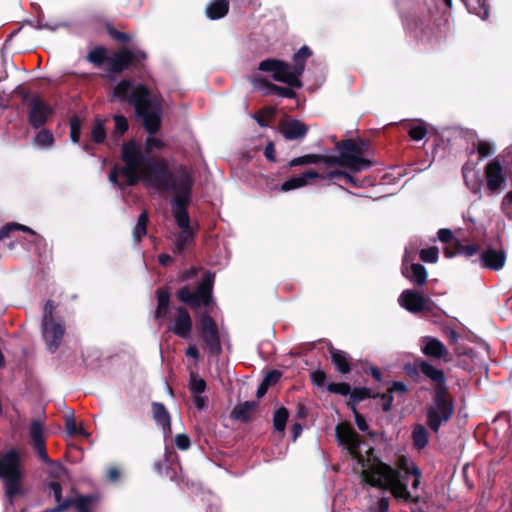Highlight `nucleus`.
Masks as SVG:
<instances>
[{
    "instance_id": "1",
    "label": "nucleus",
    "mask_w": 512,
    "mask_h": 512,
    "mask_svg": "<svg viewBox=\"0 0 512 512\" xmlns=\"http://www.w3.org/2000/svg\"><path fill=\"white\" fill-rule=\"evenodd\" d=\"M335 433L339 444L347 451L353 472L361 477L363 484L388 490L395 498L406 502L420 501L419 496L408 491L402 473L375 457L374 449L359 438L350 424H338Z\"/></svg>"
},
{
    "instance_id": "2",
    "label": "nucleus",
    "mask_w": 512,
    "mask_h": 512,
    "mask_svg": "<svg viewBox=\"0 0 512 512\" xmlns=\"http://www.w3.org/2000/svg\"><path fill=\"white\" fill-rule=\"evenodd\" d=\"M164 146V142L156 137L147 138L144 148L133 141L123 144L124 166L121 173L128 185H135L142 180L147 187L170 191L183 173L194 180L191 171L183 165L170 166L164 158L153 160V151L161 150Z\"/></svg>"
},
{
    "instance_id": "3",
    "label": "nucleus",
    "mask_w": 512,
    "mask_h": 512,
    "mask_svg": "<svg viewBox=\"0 0 512 512\" xmlns=\"http://www.w3.org/2000/svg\"><path fill=\"white\" fill-rule=\"evenodd\" d=\"M113 97L134 106L136 114L142 119L149 134L158 131L161 123V107L157 102L152 101L150 92L144 85L124 79L114 87Z\"/></svg>"
},
{
    "instance_id": "4",
    "label": "nucleus",
    "mask_w": 512,
    "mask_h": 512,
    "mask_svg": "<svg viewBox=\"0 0 512 512\" xmlns=\"http://www.w3.org/2000/svg\"><path fill=\"white\" fill-rule=\"evenodd\" d=\"M194 180H190L187 174L180 175L178 182L170 190L174 194L172 199V214L177 226L181 229L175 234L173 252L182 254L194 242L197 225H193L187 212L191 201V191Z\"/></svg>"
},
{
    "instance_id": "5",
    "label": "nucleus",
    "mask_w": 512,
    "mask_h": 512,
    "mask_svg": "<svg viewBox=\"0 0 512 512\" xmlns=\"http://www.w3.org/2000/svg\"><path fill=\"white\" fill-rule=\"evenodd\" d=\"M311 54L312 52L307 46H302L293 56L294 66L281 60L266 59L260 62L259 70L270 72L275 81L300 88L302 87L300 77L304 72L305 62Z\"/></svg>"
},
{
    "instance_id": "6",
    "label": "nucleus",
    "mask_w": 512,
    "mask_h": 512,
    "mask_svg": "<svg viewBox=\"0 0 512 512\" xmlns=\"http://www.w3.org/2000/svg\"><path fill=\"white\" fill-rule=\"evenodd\" d=\"M56 305L53 301H47L44 306L41 334L47 349L54 353L60 346L65 328L61 319H56L53 312Z\"/></svg>"
},
{
    "instance_id": "7",
    "label": "nucleus",
    "mask_w": 512,
    "mask_h": 512,
    "mask_svg": "<svg viewBox=\"0 0 512 512\" xmlns=\"http://www.w3.org/2000/svg\"><path fill=\"white\" fill-rule=\"evenodd\" d=\"M454 411L452 399L450 398L446 386L437 387L434 393L432 405L427 412V422L429 427L438 432L441 425L447 422Z\"/></svg>"
},
{
    "instance_id": "8",
    "label": "nucleus",
    "mask_w": 512,
    "mask_h": 512,
    "mask_svg": "<svg viewBox=\"0 0 512 512\" xmlns=\"http://www.w3.org/2000/svg\"><path fill=\"white\" fill-rule=\"evenodd\" d=\"M20 457L15 450H10L0 457V478L4 480L7 496L12 499L19 493Z\"/></svg>"
},
{
    "instance_id": "9",
    "label": "nucleus",
    "mask_w": 512,
    "mask_h": 512,
    "mask_svg": "<svg viewBox=\"0 0 512 512\" xmlns=\"http://www.w3.org/2000/svg\"><path fill=\"white\" fill-rule=\"evenodd\" d=\"M336 149L340 154L348 157L346 168L353 172H359L370 167L371 162L362 157L367 150V143L362 139H347L336 142Z\"/></svg>"
},
{
    "instance_id": "10",
    "label": "nucleus",
    "mask_w": 512,
    "mask_h": 512,
    "mask_svg": "<svg viewBox=\"0 0 512 512\" xmlns=\"http://www.w3.org/2000/svg\"><path fill=\"white\" fill-rule=\"evenodd\" d=\"M214 275L206 272L198 284L196 292H192L188 287H183L178 291V299L192 307L209 305L211 301Z\"/></svg>"
},
{
    "instance_id": "11",
    "label": "nucleus",
    "mask_w": 512,
    "mask_h": 512,
    "mask_svg": "<svg viewBox=\"0 0 512 512\" xmlns=\"http://www.w3.org/2000/svg\"><path fill=\"white\" fill-rule=\"evenodd\" d=\"M199 335L211 355L217 356L221 353L222 347L217 325L207 314H203L200 318Z\"/></svg>"
},
{
    "instance_id": "12",
    "label": "nucleus",
    "mask_w": 512,
    "mask_h": 512,
    "mask_svg": "<svg viewBox=\"0 0 512 512\" xmlns=\"http://www.w3.org/2000/svg\"><path fill=\"white\" fill-rule=\"evenodd\" d=\"M486 188L489 194H499L505 187L506 177L498 159L491 160L484 168Z\"/></svg>"
},
{
    "instance_id": "13",
    "label": "nucleus",
    "mask_w": 512,
    "mask_h": 512,
    "mask_svg": "<svg viewBox=\"0 0 512 512\" xmlns=\"http://www.w3.org/2000/svg\"><path fill=\"white\" fill-rule=\"evenodd\" d=\"M398 303L402 308L414 314L429 310L431 307L430 298L412 289L404 290L399 295Z\"/></svg>"
},
{
    "instance_id": "14",
    "label": "nucleus",
    "mask_w": 512,
    "mask_h": 512,
    "mask_svg": "<svg viewBox=\"0 0 512 512\" xmlns=\"http://www.w3.org/2000/svg\"><path fill=\"white\" fill-rule=\"evenodd\" d=\"M28 106L29 122L34 128L43 126L53 113V109L38 97L32 98Z\"/></svg>"
},
{
    "instance_id": "15",
    "label": "nucleus",
    "mask_w": 512,
    "mask_h": 512,
    "mask_svg": "<svg viewBox=\"0 0 512 512\" xmlns=\"http://www.w3.org/2000/svg\"><path fill=\"white\" fill-rule=\"evenodd\" d=\"M192 319L188 311L182 307L177 308L176 316L169 324L168 329L180 338L188 339L192 331Z\"/></svg>"
},
{
    "instance_id": "16",
    "label": "nucleus",
    "mask_w": 512,
    "mask_h": 512,
    "mask_svg": "<svg viewBox=\"0 0 512 512\" xmlns=\"http://www.w3.org/2000/svg\"><path fill=\"white\" fill-rule=\"evenodd\" d=\"M48 465L50 466L48 472L49 476L51 479L55 480L49 483V488L52 490L56 502H60L62 494V483L68 480V472L66 468L58 462L52 461Z\"/></svg>"
},
{
    "instance_id": "17",
    "label": "nucleus",
    "mask_w": 512,
    "mask_h": 512,
    "mask_svg": "<svg viewBox=\"0 0 512 512\" xmlns=\"http://www.w3.org/2000/svg\"><path fill=\"white\" fill-rule=\"evenodd\" d=\"M146 57L145 53L139 51L137 53H133L128 49H123L117 53H115L109 59V66L112 72H121L126 69L133 61L141 60Z\"/></svg>"
},
{
    "instance_id": "18",
    "label": "nucleus",
    "mask_w": 512,
    "mask_h": 512,
    "mask_svg": "<svg viewBox=\"0 0 512 512\" xmlns=\"http://www.w3.org/2000/svg\"><path fill=\"white\" fill-rule=\"evenodd\" d=\"M409 255L406 251L404 259H403V267H402V273L403 275L409 279L413 284L422 286L427 281V271L426 268L418 263H410L409 265Z\"/></svg>"
},
{
    "instance_id": "19",
    "label": "nucleus",
    "mask_w": 512,
    "mask_h": 512,
    "mask_svg": "<svg viewBox=\"0 0 512 512\" xmlns=\"http://www.w3.org/2000/svg\"><path fill=\"white\" fill-rule=\"evenodd\" d=\"M323 176L314 170H308L301 175L292 177L286 180L281 185V191L288 192L290 190L298 189L309 185L313 180L322 178Z\"/></svg>"
},
{
    "instance_id": "20",
    "label": "nucleus",
    "mask_w": 512,
    "mask_h": 512,
    "mask_svg": "<svg viewBox=\"0 0 512 512\" xmlns=\"http://www.w3.org/2000/svg\"><path fill=\"white\" fill-rule=\"evenodd\" d=\"M505 261L506 255L500 250L488 249L482 252L480 256V262L483 267L496 271L504 267Z\"/></svg>"
},
{
    "instance_id": "21",
    "label": "nucleus",
    "mask_w": 512,
    "mask_h": 512,
    "mask_svg": "<svg viewBox=\"0 0 512 512\" xmlns=\"http://www.w3.org/2000/svg\"><path fill=\"white\" fill-rule=\"evenodd\" d=\"M421 351L429 357L441 358L447 353L443 343L437 338L425 336L420 340Z\"/></svg>"
},
{
    "instance_id": "22",
    "label": "nucleus",
    "mask_w": 512,
    "mask_h": 512,
    "mask_svg": "<svg viewBox=\"0 0 512 512\" xmlns=\"http://www.w3.org/2000/svg\"><path fill=\"white\" fill-rule=\"evenodd\" d=\"M153 418L158 427H160L165 436L171 434L170 414L162 403H152Z\"/></svg>"
},
{
    "instance_id": "23",
    "label": "nucleus",
    "mask_w": 512,
    "mask_h": 512,
    "mask_svg": "<svg viewBox=\"0 0 512 512\" xmlns=\"http://www.w3.org/2000/svg\"><path fill=\"white\" fill-rule=\"evenodd\" d=\"M92 501V496H81L77 497L76 499H66L63 502H57L58 505L55 508L46 510L45 512H60L69 508L70 506H74L78 512H90V505Z\"/></svg>"
},
{
    "instance_id": "24",
    "label": "nucleus",
    "mask_w": 512,
    "mask_h": 512,
    "mask_svg": "<svg viewBox=\"0 0 512 512\" xmlns=\"http://www.w3.org/2000/svg\"><path fill=\"white\" fill-rule=\"evenodd\" d=\"M307 131V126L299 120H290L281 125V133L287 140L301 139Z\"/></svg>"
},
{
    "instance_id": "25",
    "label": "nucleus",
    "mask_w": 512,
    "mask_h": 512,
    "mask_svg": "<svg viewBox=\"0 0 512 512\" xmlns=\"http://www.w3.org/2000/svg\"><path fill=\"white\" fill-rule=\"evenodd\" d=\"M229 10L228 0H211L206 7V15L209 19L217 20L223 18Z\"/></svg>"
},
{
    "instance_id": "26",
    "label": "nucleus",
    "mask_w": 512,
    "mask_h": 512,
    "mask_svg": "<svg viewBox=\"0 0 512 512\" xmlns=\"http://www.w3.org/2000/svg\"><path fill=\"white\" fill-rule=\"evenodd\" d=\"M330 354L332 362L340 373L347 374L350 372L351 367L349 362V355L347 353L332 348L330 349Z\"/></svg>"
},
{
    "instance_id": "27",
    "label": "nucleus",
    "mask_w": 512,
    "mask_h": 512,
    "mask_svg": "<svg viewBox=\"0 0 512 512\" xmlns=\"http://www.w3.org/2000/svg\"><path fill=\"white\" fill-rule=\"evenodd\" d=\"M467 9L482 19L488 17V10L485 0H462ZM447 6H451L452 0H444Z\"/></svg>"
},
{
    "instance_id": "28",
    "label": "nucleus",
    "mask_w": 512,
    "mask_h": 512,
    "mask_svg": "<svg viewBox=\"0 0 512 512\" xmlns=\"http://www.w3.org/2000/svg\"><path fill=\"white\" fill-rule=\"evenodd\" d=\"M420 370L426 377L438 383V387L445 386V376L442 370L437 369L426 361L420 363Z\"/></svg>"
},
{
    "instance_id": "29",
    "label": "nucleus",
    "mask_w": 512,
    "mask_h": 512,
    "mask_svg": "<svg viewBox=\"0 0 512 512\" xmlns=\"http://www.w3.org/2000/svg\"><path fill=\"white\" fill-rule=\"evenodd\" d=\"M399 467L405 474H411L412 476H414L412 489H418L422 476L420 469L415 464L410 463L406 457H401L399 459Z\"/></svg>"
},
{
    "instance_id": "30",
    "label": "nucleus",
    "mask_w": 512,
    "mask_h": 512,
    "mask_svg": "<svg viewBox=\"0 0 512 512\" xmlns=\"http://www.w3.org/2000/svg\"><path fill=\"white\" fill-rule=\"evenodd\" d=\"M412 440L416 449H424L429 442L428 430L421 424L415 425L412 431Z\"/></svg>"
},
{
    "instance_id": "31",
    "label": "nucleus",
    "mask_w": 512,
    "mask_h": 512,
    "mask_svg": "<svg viewBox=\"0 0 512 512\" xmlns=\"http://www.w3.org/2000/svg\"><path fill=\"white\" fill-rule=\"evenodd\" d=\"M53 143L54 136L47 129L40 130L34 138V144L38 146L40 149L50 148L52 147Z\"/></svg>"
},
{
    "instance_id": "32",
    "label": "nucleus",
    "mask_w": 512,
    "mask_h": 512,
    "mask_svg": "<svg viewBox=\"0 0 512 512\" xmlns=\"http://www.w3.org/2000/svg\"><path fill=\"white\" fill-rule=\"evenodd\" d=\"M322 161V155L306 154L300 157L293 158L289 161L290 167L305 166L310 164H319Z\"/></svg>"
},
{
    "instance_id": "33",
    "label": "nucleus",
    "mask_w": 512,
    "mask_h": 512,
    "mask_svg": "<svg viewBox=\"0 0 512 512\" xmlns=\"http://www.w3.org/2000/svg\"><path fill=\"white\" fill-rule=\"evenodd\" d=\"M156 294H157L158 305H157L155 317L161 318L166 314L167 309H168L169 293L164 289H158Z\"/></svg>"
},
{
    "instance_id": "34",
    "label": "nucleus",
    "mask_w": 512,
    "mask_h": 512,
    "mask_svg": "<svg viewBox=\"0 0 512 512\" xmlns=\"http://www.w3.org/2000/svg\"><path fill=\"white\" fill-rule=\"evenodd\" d=\"M254 408H255L254 402L247 401V402L241 403L234 409L233 416L235 419L247 421Z\"/></svg>"
},
{
    "instance_id": "35",
    "label": "nucleus",
    "mask_w": 512,
    "mask_h": 512,
    "mask_svg": "<svg viewBox=\"0 0 512 512\" xmlns=\"http://www.w3.org/2000/svg\"><path fill=\"white\" fill-rule=\"evenodd\" d=\"M289 413L284 407L277 409L273 416V426L276 431L283 432L286 427Z\"/></svg>"
},
{
    "instance_id": "36",
    "label": "nucleus",
    "mask_w": 512,
    "mask_h": 512,
    "mask_svg": "<svg viewBox=\"0 0 512 512\" xmlns=\"http://www.w3.org/2000/svg\"><path fill=\"white\" fill-rule=\"evenodd\" d=\"M13 230H21L23 232L29 233V234H31L33 236H36L37 238H40L28 226L17 224V223H9V224L5 225L4 227H2L0 229V240H3L5 238L9 237L10 232L13 231Z\"/></svg>"
},
{
    "instance_id": "37",
    "label": "nucleus",
    "mask_w": 512,
    "mask_h": 512,
    "mask_svg": "<svg viewBox=\"0 0 512 512\" xmlns=\"http://www.w3.org/2000/svg\"><path fill=\"white\" fill-rule=\"evenodd\" d=\"M148 222V214L144 211L138 216L137 223L133 229V238L139 241L146 234V225Z\"/></svg>"
},
{
    "instance_id": "38",
    "label": "nucleus",
    "mask_w": 512,
    "mask_h": 512,
    "mask_svg": "<svg viewBox=\"0 0 512 512\" xmlns=\"http://www.w3.org/2000/svg\"><path fill=\"white\" fill-rule=\"evenodd\" d=\"M189 389L194 395L202 394L206 389V382L197 373H191Z\"/></svg>"
},
{
    "instance_id": "39",
    "label": "nucleus",
    "mask_w": 512,
    "mask_h": 512,
    "mask_svg": "<svg viewBox=\"0 0 512 512\" xmlns=\"http://www.w3.org/2000/svg\"><path fill=\"white\" fill-rule=\"evenodd\" d=\"M92 139L95 143H102L106 138V131L104 128L103 121L101 119H96L92 131H91Z\"/></svg>"
},
{
    "instance_id": "40",
    "label": "nucleus",
    "mask_w": 512,
    "mask_h": 512,
    "mask_svg": "<svg viewBox=\"0 0 512 512\" xmlns=\"http://www.w3.org/2000/svg\"><path fill=\"white\" fill-rule=\"evenodd\" d=\"M43 426L39 421H35L30 426V437L32 439L33 445L44 443L43 437Z\"/></svg>"
},
{
    "instance_id": "41",
    "label": "nucleus",
    "mask_w": 512,
    "mask_h": 512,
    "mask_svg": "<svg viewBox=\"0 0 512 512\" xmlns=\"http://www.w3.org/2000/svg\"><path fill=\"white\" fill-rule=\"evenodd\" d=\"M419 256L426 263H436L439 257V249L435 246L420 250Z\"/></svg>"
},
{
    "instance_id": "42",
    "label": "nucleus",
    "mask_w": 512,
    "mask_h": 512,
    "mask_svg": "<svg viewBox=\"0 0 512 512\" xmlns=\"http://www.w3.org/2000/svg\"><path fill=\"white\" fill-rule=\"evenodd\" d=\"M476 150L480 156V159L491 156L495 153V145L488 141H479L476 145Z\"/></svg>"
},
{
    "instance_id": "43",
    "label": "nucleus",
    "mask_w": 512,
    "mask_h": 512,
    "mask_svg": "<svg viewBox=\"0 0 512 512\" xmlns=\"http://www.w3.org/2000/svg\"><path fill=\"white\" fill-rule=\"evenodd\" d=\"M81 132V121L78 117H73L70 120V138L74 143H78Z\"/></svg>"
},
{
    "instance_id": "44",
    "label": "nucleus",
    "mask_w": 512,
    "mask_h": 512,
    "mask_svg": "<svg viewBox=\"0 0 512 512\" xmlns=\"http://www.w3.org/2000/svg\"><path fill=\"white\" fill-rule=\"evenodd\" d=\"M346 160H348V157L339 153L337 156H322L321 163H324L326 166H332L336 164L346 167Z\"/></svg>"
},
{
    "instance_id": "45",
    "label": "nucleus",
    "mask_w": 512,
    "mask_h": 512,
    "mask_svg": "<svg viewBox=\"0 0 512 512\" xmlns=\"http://www.w3.org/2000/svg\"><path fill=\"white\" fill-rule=\"evenodd\" d=\"M268 89L272 93H277L278 95L286 98H295L296 93L288 87H280L275 84H269Z\"/></svg>"
},
{
    "instance_id": "46",
    "label": "nucleus",
    "mask_w": 512,
    "mask_h": 512,
    "mask_svg": "<svg viewBox=\"0 0 512 512\" xmlns=\"http://www.w3.org/2000/svg\"><path fill=\"white\" fill-rule=\"evenodd\" d=\"M105 57H106V51L104 48H101V47L95 48L87 56L88 60L91 63L98 64V65L101 64L105 60Z\"/></svg>"
},
{
    "instance_id": "47",
    "label": "nucleus",
    "mask_w": 512,
    "mask_h": 512,
    "mask_svg": "<svg viewBox=\"0 0 512 512\" xmlns=\"http://www.w3.org/2000/svg\"><path fill=\"white\" fill-rule=\"evenodd\" d=\"M427 134V129L423 124H417L409 129V135L414 141L422 140Z\"/></svg>"
},
{
    "instance_id": "48",
    "label": "nucleus",
    "mask_w": 512,
    "mask_h": 512,
    "mask_svg": "<svg viewBox=\"0 0 512 512\" xmlns=\"http://www.w3.org/2000/svg\"><path fill=\"white\" fill-rule=\"evenodd\" d=\"M114 122H115V133L119 136L123 135L127 129H128V122L127 119L122 115H115L114 116Z\"/></svg>"
},
{
    "instance_id": "49",
    "label": "nucleus",
    "mask_w": 512,
    "mask_h": 512,
    "mask_svg": "<svg viewBox=\"0 0 512 512\" xmlns=\"http://www.w3.org/2000/svg\"><path fill=\"white\" fill-rule=\"evenodd\" d=\"M327 389L332 393L341 395H348L350 393V386L346 383H330Z\"/></svg>"
},
{
    "instance_id": "50",
    "label": "nucleus",
    "mask_w": 512,
    "mask_h": 512,
    "mask_svg": "<svg viewBox=\"0 0 512 512\" xmlns=\"http://www.w3.org/2000/svg\"><path fill=\"white\" fill-rule=\"evenodd\" d=\"M275 111L272 108H268L261 115L255 116V120L258 122V124L262 127H265L268 125V122L274 117Z\"/></svg>"
},
{
    "instance_id": "51",
    "label": "nucleus",
    "mask_w": 512,
    "mask_h": 512,
    "mask_svg": "<svg viewBox=\"0 0 512 512\" xmlns=\"http://www.w3.org/2000/svg\"><path fill=\"white\" fill-rule=\"evenodd\" d=\"M389 508V501L386 497L378 498L375 505H370L371 512H387Z\"/></svg>"
},
{
    "instance_id": "52",
    "label": "nucleus",
    "mask_w": 512,
    "mask_h": 512,
    "mask_svg": "<svg viewBox=\"0 0 512 512\" xmlns=\"http://www.w3.org/2000/svg\"><path fill=\"white\" fill-rule=\"evenodd\" d=\"M175 444L180 450H187L190 447V439L186 434H178L175 437Z\"/></svg>"
},
{
    "instance_id": "53",
    "label": "nucleus",
    "mask_w": 512,
    "mask_h": 512,
    "mask_svg": "<svg viewBox=\"0 0 512 512\" xmlns=\"http://www.w3.org/2000/svg\"><path fill=\"white\" fill-rule=\"evenodd\" d=\"M39 458L45 462L46 464H49L51 463L52 461L50 460V458L48 457L47 455V452H46V448H45V443H39V444H35L33 445Z\"/></svg>"
},
{
    "instance_id": "54",
    "label": "nucleus",
    "mask_w": 512,
    "mask_h": 512,
    "mask_svg": "<svg viewBox=\"0 0 512 512\" xmlns=\"http://www.w3.org/2000/svg\"><path fill=\"white\" fill-rule=\"evenodd\" d=\"M280 377L281 373L279 371L272 370L265 375L263 382L270 387L271 385L275 384L280 379Z\"/></svg>"
},
{
    "instance_id": "55",
    "label": "nucleus",
    "mask_w": 512,
    "mask_h": 512,
    "mask_svg": "<svg viewBox=\"0 0 512 512\" xmlns=\"http://www.w3.org/2000/svg\"><path fill=\"white\" fill-rule=\"evenodd\" d=\"M477 246L474 244L471 245H460L458 247V253L465 255L466 257H471L477 253Z\"/></svg>"
},
{
    "instance_id": "56",
    "label": "nucleus",
    "mask_w": 512,
    "mask_h": 512,
    "mask_svg": "<svg viewBox=\"0 0 512 512\" xmlns=\"http://www.w3.org/2000/svg\"><path fill=\"white\" fill-rule=\"evenodd\" d=\"M310 377H311L312 382L318 386L322 385L326 380V374L322 370L313 371L310 374Z\"/></svg>"
},
{
    "instance_id": "57",
    "label": "nucleus",
    "mask_w": 512,
    "mask_h": 512,
    "mask_svg": "<svg viewBox=\"0 0 512 512\" xmlns=\"http://www.w3.org/2000/svg\"><path fill=\"white\" fill-rule=\"evenodd\" d=\"M462 172H463V177L465 179L466 184L470 187V189L472 190V192L474 194H478L480 196V187L477 184H473L470 186L469 181H468V175H469V173L472 172V169L469 168L468 166H464L462 169Z\"/></svg>"
},
{
    "instance_id": "58",
    "label": "nucleus",
    "mask_w": 512,
    "mask_h": 512,
    "mask_svg": "<svg viewBox=\"0 0 512 512\" xmlns=\"http://www.w3.org/2000/svg\"><path fill=\"white\" fill-rule=\"evenodd\" d=\"M208 398L202 394H196L193 396V403L199 410H203L207 406Z\"/></svg>"
},
{
    "instance_id": "59",
    "label": "nucleus",
    "mask_w": 512,
    "mask_h": 512,
    "mask_svg": "<svg viewBox=\"0 0 512 512\" xmlns=\"http://www.w3.org/2000/svg\"><path fill=\"white\" fill-rule=\"evenodd\" d=\"M355 417V423L358 427V429L362 432H366L368 430V424L365 420V418L358 412H354Z\"/></svg>"
},
{
    "instance_id": "60",
    "label": "nucleus",
    "mask_w": 512,
    "mask_h": 512,
    "mask_svg": "<svg viewBox=\"0 0 512 512\" xmlns=\"http://www.w3.org/2000/svg\"><path fill=\"white\" fill-rule=\"evenodd\" d=\"M66 431L69 435H75L78 432L76 422L73 417H67L66 419Z\"/></svg>"
},
{
    "instance_id": "61",
    "label": "nucleus",
    "mask_w": 512,
    "mask_h": 512,
    "mask_svg": "<svg viewBox=\"0 0 512 512\" xmlns=\"http://www.w3.org/2000/svg\"><path fill=\"white\" fill-rule=\"evenodd\" d=\"M453 237V233L449 229H440L438 231V238L441 242H449Z\"/></svg>"
},
{
    "instance_id": "62",
    "label": "nucleus",
    "mask_w": 512,
    "mask_h": 512,
    "mask_svg": "<svg viewBox=\"0 0 512 512\" xmlns=\"http://www.w3.org/2000/svg\"><path fill=\"white\" fill-rule=\"evenodd\" d=\"M390 392H400L405 393L407 391V386L403 382L395 381L393 382L391 388L389 389Z\"/></svg>"
},
{
    "instance_id": "63",
    "label": "nucleus",
    "mask_w": 512,
    "mask_h": 512,
    "mask_svg": "<svg viewBox=\"0 0 512 512\" xmlns=\"http://www.w3.org/2000/svg\"><path fill=\"white\" fill-rule=\"evenodd\" d=\"M185 353H186V356L191 357V358L195 359L196 361L199 359V351L195 345H190L186 349Z\"/></svg>"
},
{
    "instance_id": "64",
    "label": "nucleus",
    "mask_w": 512,
    "mask_h": 512,
    "mask_svg": "<svg viewBox=\"0 0 512 512\" xmlns=\"http://www.w3.org/2000/svg\"><path fill=\"white\" fill-rule=\"evenodd\" d=\"M268 388H269V386L262 381L257 388V392H256L257 397L261 398L262 396H264L266 394Z\"/></svg>"
}]
</instances>
